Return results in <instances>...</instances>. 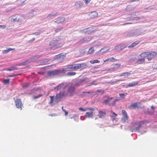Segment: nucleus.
<instances>
[{
    "instance_id": "1",
    "label": "nucleus",
    "mask_w": 157,
    "mask_h": 157,
    "mask_svg": "<svg viewBox=\"0 0 157 157\" xmlns=\"http://www.w3.org/2000/svg\"><path fill=\"white\" fill-rule=\"evenodd\" d=\"M60 39L58 37L54 38L49 43L50 48L56 49L61 47L63 44Z\"/></svg>"
},
{
    "instance_id": "2",
    "label": "nucleus",
    "mask_w": 157,
    "mask_h": 157,
    "mask_svg": "<svg viewBox=\"0 0 157 157\" xmlns=\"http://www.w3.org/2000/svg\"><path fill=\"white\" fill-rule=\"evenodd\" d=\"M86 65L84 63L75 64L67 65L66 67L63 69V72L71 70H75L81 68H83L86 67Z\"/></svg>"
},
{
    "instance_id": "3",
    "label": "nucleus",
    "mask_w": 157,
    "mask_h": 157,
    "mask_svg": "<svg viewBox=\"0 0 157 157\" xmlns=\"http://www.w3.org/2000/svg\"><path fill=\"white\" fill-rule=\"evenodd\" d=\"M157 53L155 52L151 51L143 52L140 55L141 57H147V59L151 60L156 56Z\"/></svg>"
},
{
    "instance_id": "4",
    "label": "nucleus",
    "mask_w": 157,
    "mask_h": 157,
    "mask_svg": "<svg viewBox=\"0 0 157 157\" xmlns=\"http://www.w3.org/2000/svg\"><path fill=\"white\" fill-rule=\"evenodd\" d=\"M25 18L22 15L17 14L13 15L11 19L12 22H17L21 24L24 23L25 21Z\"/></svg>"
},
{
    "instance_id": "5",
    "label": "nucleus",
    "mask_w": 157,
    "mask_h": 157,
    "mask_svg": "<svg viewBox=\"0 0 157 157\" xmlns=\"http://www.w3.org/2000/svg\"><path fill=\"white\" fill-rule=\"evenodd\" d=\"M121 113L123 117L121 118V120L124 123L126 121L128 120V117L125 110H122Z\"/></svg>"
},
{
    "instance_id": "6",
    "label": "nucleus",
    "mask_w": 157,
    "mask_h": 157,
    "mask_svg": "<svg viewBox=\"0 0 157 157\" xmlns=\"http://www.w3.org/2000/svg\"><path fill=\"white\" fill-rule=\"evenodd\" d=\"M15 103L16 107L18 109H22L23 104L20 98H17L15 101Z\"/></svg>"
},
{
    "instance_id": "7",
    "label": "nucleus",
    "mask_w": 157,
    "mask_h": 157,
    "mask_svg": "<svg viewBox=\"0 0 157 157\" xmlns=\"http://www.w3.org/2000/svg\"><path fill=\"white\" fill-rule=\"evenodd\" d=\"M106 110H98V116L101 118H104L105 117L106 115Z\"/></svg>"
},
{
    "instance_id": "8",
    "label": "nucleus",
    "mask_w": 157,
    "mask_h": 157,
    "mask_svg": "<svg viewBox=\"0 0 157 157\" xmlns=\"http://www.w3.org/2000/svg\"><path fill=\"white\" fill-rule=\"evenodd\" d=\"M67 86V85L66 83H63L58 85L55 88V90L64 89H65Z\"/></svg>"
},
{
    "instance_id": "9",
    "label": "nucleus",
    "mask_w": 157,
    "mask_h": 157,
    "mask_svg": "<svg viewBox=\"0 0 157 157\" xmlns=\"http://www.w3.org/2000/svg\"><path fill=\"white\" fill-rule=\"evenodd\" d=\"M61 71L59 70H55L49 71L48 72L47 74L48 76H54L55 75H59L61 73Z\"/></svg>"
},
{
    "instance_id": "10",
    "label": "nucleus",
    "mask_w": 157,
    "mask_h": 157,
    "mask_svg": "<svg viewBox=\"0 0 157 157\" xmlns=\"http://www.w3.org/2000/svg\"><path fill=\"white\" fill-rule=\"evenodd\" d=\"M94 31L93 29L91 27L88 28L81 30V33L87 34H90Z\"/></svg>"
},
{
    "instance_id": "11",
    "label": "nucleus",
    "mask_w": 157,
    "mask_h": 157,
    "mask_svg": "<svg viewBox=\"0 0 157 157\" xmlns=\"http://www.w3.org/2000/svg\"><path fill=\"white\" fill-rule=\"evenodd\" d=\"M89 16L91 19H94L98 17V13L95 11L91 12L89 14Z\"/></svg>"
},
{
    "instance_id": "12",
    "label": "nucleus",
    "mask_w": 157,
    "mask_h": 157,
    "mask_svg": "<svg viewBox=\"0 0 157 157\" xmlns=\"http://www.w3.org/2000/svg\"><path fill=\"white\" fill-rule=\"evenodd\" d=\"M148 122L146 120H144L140 121L138 123V127L136 128V130H139V129L141 127L142 125L145 123H148Z\"/></svg>"
},
{
    "instance_id": "13",
    "label": "nucleus",
    "mask_w": 157,
    "mask_h": 157,
    "mask_svg": "<svg viewBox=\"0 0 157 157\" xmlns=\"http://www.w3.org/2000/svg\"><path fill=\"white\" fill-rule=\"evenodd\" d=\"M93 111H91L90 112H86L85 115L86 117L87 118H92L93 117Z\"/></svg>"
},
{
    "instance_id": "14",
    "label": "nucleus",
    "mask_w": 157,
    "mask_h": 157,
    "mask_svg": "<svg viewBox=\"0 0 157 157\" xmlns=\"http://www.w3.org/2000/svg\"><path fill=\"white\" fill-rule=\"evenodd\" d=\"M79 110L82 111H85L86 110H90L94 111L95 110L94 108H90L88 107L86 108H82V107H80L79 108Z\"/></svg>"
},
{
    "instance_id": "15",
    "label": "nucleus",
    "mask_w": 157,
    "mask_h": 157,
    "mask_svg": "<svg viewBox=\"0 0 157 157\" xmlns=\"http://www.w3.org/2000/svg\"><path fill=\"white\" fill-rule=\"evenodd\" d=\"M85 81V79H80L78 81L75 83L74 85V86L76 87H78L79 86Z\"/></svg>"
},
{
    "instance_id": "16",
    "label": "nucleus",
    "mask_w": 157,
    "mask_h": 157,
    "mask_svg": "<svg viewBox=\"0 0 157 157\" xmlns=\"http://www.w3.org/2000/svg\"><path fill=\"white\" fill-rule=\"evenodd\" d=\"M65 96V94L64 93L60 92L59 94L56 95V97L57 100H59L61 98H62Z\"/></svg>"
},
{
    "instance_id": "17",
    "label": "nucleus",
    "mask_w": 157,
    "mask_h": 157,
    "mask_svg": "<svg viewBox=\"0 0 157 157\" xmlns=\"http://www.w3.org/2000/svg\"><path fill=\"white\" fill-rule=\"evenodd\" d=\"M75 90V87L74 86H71L67 90L68 93L71 94Z\"/></svg>"
},
{
    "instance_id": "18",
    "label": "nucleus",
    "mask_w": 157,
    "mask_h": 157,
    "mask_svg": "<svg viewBox=\"0 0 157 157\" xmlns=\"http://www.w3.org/2000/svg\"><path fill=\"white\" fill-rule=\"evenodd\" d=\"M142 57V59H138L136 62V64H139L143 63L145 61V57Z\"/></svg>"
},
{
    "instance_id": "19",
    "label": "nucleus",
    "mask_w": 157,
    "mask_h": 157,
    "mask_svg": "<svg viewBox=\"0 0 157 157\" xmlns=\"http://www.w3.org/2000/svg\"><path fill=\"white\" fill-rule=\"evenodd\" d=\"M128 107L129 109H135L136 108H138V104L136 102L134 103L131 104Z\"/></svg>"
},
{
    "instance_id": "20",
    "label": "nucleus",
    "mask_w": 157,
    "mask_h": 157,
    "mask_svg": "<svg viewBox=\"0 0 157 157\" xmlns=\"http://www.w3.org/2000/svg\"><path fill=\"white\" fill-rule=\"evenodd\" d=\"M113 98H109V96L107 97V99L104 100L103 103L105 105L109 104V101Z\"/></svg>"
},
{
    "instance_id": "21",
    "label": "nucleus",
    "mask_w": 157,
    "mask_h": 157,
    "mask_svg": "<svg viewBox=\"0 0 157 157\" xmlns=\"http://www.w3.org/2000/svg\"><path fill=\"white\" fill-rule=\"evenodd\" d=\"M139 81H136L132 83H130L128 84V87H132L136 86L139 83Z\"/></svg>"
},
{
    "instance_id": "22",
    "label": "nucleus",
    "mask_w": 157,
    "mask_h": 157,
    "mask_svg": "<svg viewBox=\"0 0 157 157\" xmlns=\"http://www.w3.org/2000/svg\"><path fill=\"white\" fill-rule=\"evenodd\" d=\"M111 113H112V114L110 115V116L112 119V120L114 121L115 120L117 116V114L112 111L111 112Z\"/></svg>"
},
{
    "instance_id": "23",
    "label": "nucleus",
    "mask_w": 157,
    "mask_h": 157,
    "mask_svg": "<svg viewBox=\"0 0 157 157\" xmlns=\"http://www.w3.org/2000/svg\"><path fill=\"white\" fill-rule=\"evenodd\" d=\"M15 50V48H8L7 49L3 50L2 51V53L3 54H6L7 53H8V52H9L10 51H12V50Z\"/></svg>"
},
{
    "instance_id": "24",
    "label": "nucleus",
    "mask_w": 157,
    "mask_h": 157,
    "mask_svg": "<svg viewBox=\"0 0 157 157\" xmlns=\"http://www.w3.org/2000/svg\"><path fill=\"white\" fill-rule=\"evenodd\" d=\"M131 74L130 73L128 72H126L122 73L120 75V76H124L125 78H126L128 77V76H129Z\"/></svg>"
},
{
    "instance_id": "25",
    "label": "nucleus",
    "mask_w": 157,
    "mask_h": 157,
    "mask_svg": "<svg viewBox=\"0 0 157 157\" xmlns=\"http://www.w3.org/2000/svg\"><path fill=\"white\" fill-rule=\"evenodd\" d=\"M138 41H136L133 42L131 45L128 46V48H132L134 47L139 43Z\"/></svg>"
},
{
    "instance_id": "26",
    "label": "nucleus",
    "mask_w": 157,
    "mask_h": 157,
    "mask_svg": "<svg viewBox=\"0 0 157 157\" xmlns=\"http://www.w3.org/2000/svg\"><path fill=\"white\" fill-rule=\"evenodd\" d=\"M76 74V73L74 71H70L68 72L67 75L68 76H71L75 75Z\"/></svg>"
},
{
    "instance_id": "27",
    "label": "nucleus",
    "mask_w": 157,
    "mask_h": 157,
    "mask_svg": "<svg viewBox=\"0 0 157 157\" xmlns=\"http://www.w3.org/2000/svg\"><path fill=\"white\" fill-rule=\"evenodd\" d=\"M94 48L93 47L90 48L88 51V54H91L94 53Z\"/></svg>"
},
{
    "instance_id": "28",
    "label": "nucleus",
    "mask_w": 157,
    "mask_h": 157,
    "mask_svg": "<svg viewBox=\"0 0 157 157\" xmlns=\"http://www.w3.org/2000/svg\"><path fill=\"white\" fill-rule=\"evenodd\" d=\"M83 38L85 43L91 40V37L89 36H86Z\"/></svg>"
},
{
    "instance_id": "29",
    "label": "nucleus",
    "mask_w": 157,
    "mask_h": 157,
    "mask_svg": "<svg viewBox=\"0 0 157 157\" xmlns=\"http://www.w3.org/2000/svg\"><path fill=\"white\" fill-rule=\"evenodd\" d=\"M97 92L100 94H102L104 93L105 90L103 89L98 90H97Z\"/></svg>"
},
{
    "instance_id": "30",
    "label": "nucleus",
    "mask_w": 157,
    "mask_h": 157,
    "mask_svg": "<svg viewBox=\"0 0 157 157\" xmlns=\"http://www.w3.org/2000/svg\"><path fill=\"white\" fill-rule=\"evenodd\" d=\"M119 46H120L119 47H120V50H121L123 49L124 48H125L126 47V46H127L125 44H119Z\"/></svg>"
},
{
    "instance_id": "31",
    "label": "nucleus",
    "mask_w": 157,
    "mask_h": 157,
    "mask_svg": "<svg viewBox=\"0 0 157 157\" xmlns=\"http://www.w3.org/2000/svg\"><path fill=\"white\" fill-rule=\"evenodd\" d=\"M134 32L133 31H132L131 32L128 33L127 34V36L128 37H130L134 36Z\"/></svg>"
},
{
    "instance_id": "32",
    "label": "nucleus",
    "mask_w": 157,
    "mask_h": 157,
    "mask_svg": "<svg viewBox=\"0 0 157 157\" xmlns=\"http://www.w3.org/2000/svg\"><path fill=\"white\" fill-rule=\"evenodd\" d=\"M90 62L92 64L99 63L100 61L97 59L92 60L90 61Z\"/></svg>"
},
{
    "instance_id": "33",
    "label": "nucleus",
    "mask_w": 157,
    "mask_h": 157,
    "mask_svg": "<svg viewBox=\"0 0 157 157\" xmlns=\"http://www.w3.org/2000/svg\"><path fill=\"white\" fill-rule=\"evenodd\" d=\"M29 85L30 84L29 83H25L24 84H23L22 85V86L23 88H25L28 87Z\"/></svg>"
},
{
    "instance_id": "34",
    "label": "nucleus",
    "mask_w": 157,
    "mask_h": 157,
    "mask_svg": "<svg viewBox=\"0 0 157 157\" xmlns=\"http://www.w3.org/2000/svg\"><path fill=\"white\" fill-rule=\"evenodd\" d=\"M57 21H59V22H61L64 21L65 20V18L64 17H62L60 18H58Z\"/></svg>"
},
{
    "instance_id": "35",
    "label": "nucleus",
    "mask_w": 157,
    "mask_h": 157,
    "mask_svg": "<svg viewBox=\"0 0 157 157\" xmlns=\"http://www.w3.org/2000/svg\"><path fill=\"white\" fill-rule=\"evenodd\" d=\"M96 82V81H94L93 82L89 83L88 85H87V86H90L92 85H96L97 84H95V83Z\"/></svg>"
},
{
    "instance_id": "36",
    "label": "nucleus",
    "mask_w": 157,
    "mask_h": 157,
    "mask_svg": "<svg viewBox=\"0 0 157 157\" xmlns=\"http://www.w3.org/2000/svg\"><path fill=\"white\" fill-rule=\"evenodd\" d=\"M127 94V93H121L119 94V96L120 97L123 98H124L125 96Z\"/></svg>"
},
{
    "instance_id": "37",
    "label": "nucleus",
    "mask_w": 157,
    "mask_h": 157,
    "mask_svg": "<svg viewBox=\"0 0 157 157\" xmlns=\"http://www.w3.org/2000/svg\"><path fill=\"white\" fill-rule=\"evenodd\" d=\"M109 61L111 62H114L115 61H117L118 60L116 59H115L113 57H112L110 58H109Z\"/></svg>"
},
{
    "instance_id": "38",
    "label": "nucleus",
    "mask_w": 157,
    "mask_h": 157,
    "mask_svg": "<svg viewBox=\"0 0 157 157\" xmlns=\"http://www.w3.org/2000/svg\"><path fill=\"white\" fill-rule=\"evenodd\" d=\"M78 43L80 44L85 43L84 38H83L80 41H79L78 42Z\"/></svg>"
},
{
    "instance_id": "39",
    "label": "nucleus",
    "mask_w": 157,
    "mask_h": 157,
    "mask_svg": "<svg viewBox=\"0 0 157 157\" xmlns=\"http://www.w3.org/2000/svg\"><path fill=\"white\" fill-rule=\"evenodd\" d=\"M119 44L116 45L114 48V49L117 51H120V49L119 47Z\"/></svg>"
},
{
    "instance_id": "40",
    "label": "nucleus",
    "mask_w": 157,
    "mask_h": 157,
    "mask_svg": "<svg viewBox=\"0 0 157 157\" xmlns=\"http://www.w3.org/2000/svg\"><path fill=\"white\" fill-rule=\"evenodd\" d=\"M10 82V79H4L3 81V82L5 84H6L7 83H8Z\"/></svg>"
},
{
    "instance_id": "41",
    "label": "nucleus",
    "mask_w": 157,
    "mask_h": 157,
    "mask_svg": "<svg viewBox=\"0 0 157 157\" xmlns=\"http://www.w3.org/2000/svg\"><path fill=\"white\" fill-rule=\"evenodd\" d=\"M42 96V95L41 94H39L38 95H37V96L34 97L33 99H36L38 98L41 97Z\"/></svg>"
},
{
    "instance_id": "42",
    "label": "nucleus",
    "mask_w": 157,
    "mask_h": 157,
    "mask_svg": "<svg viewBox=\"0 0 157 157\" xmlns=\"http://www.w3.org/2000/svg\"><path fill=\"white\" fill-rule=\"evenodd\" d=\"M63 29L61 27L60 28H56L55 31L56 32H59L60 30H61Z\"/></svg>"
},
{
    "instance_id": "43",
    "label": "nucleus",
    "mask_w": 157,
    "mask_h": 157,
    "mask_svg": "<svg viewBox=\"0 0 157 157\" xmlns=\"http://www.w3.org/2000/svg\"><path fill=\"white\" fill-rule=\"evenodd\" d=\"M117 101V100H115L114 101H113V102L110 105H115V104L116 103V102Z\"/></svg>"
},
{
    "instance_id": "44",
    "label": "nucleus",
    "mask_w": 157,
    "mask_h": 157,
    "mask_svg": "<svg viewBox=\"0 0 157 157\" xmlns=\"http://www.w3.org/2000/svg\"><path fill=\"white\" fill-rule=\"evenodd\" d=\"M55 14L52 15L51 14H49L48 16L47 17L49 18H51L52 17H53L54 16H55Z\"/></svg>"
},
{
    "instance_id": "45",
    "label": "nucleus",
    "mask_w": 157,
    "mask_h": 157,
    "mask_svg": "<svg viewBox=\"0 0 157 157\" xmlns=\"http://www.w3.org/2000/svg\"><path fill=\"white\" fill-rule=\"evenodd\" d=\"M50 98H51L50 102L52 103L53 101V96H50Z\"/></svg>"
},
{
    "instance_id": "46",
    "label": "nucleus",
    "mask_w": 157,
    "mask_h": 157,
    "mask_svg": "<svg viewBox=\"0 0 157 157\" xmlns=\"http://www.w3.org/2000/svg\"><path fill=\"white\" fill-rule=\"evenodd\" d=\"M27 0H18V1L20 2L21 3H23Z\"/></svg>"
},
{
    "instance_id": "47",
    "label": "nucleus",
    "mask_w": 157,
    "mask_h": 157,
    "mask_svg": "<svg viewBox=\"0 0 157 157\" xmlns=\"http://www.w3.org/2000/svg\"><path fill=\"white\" fill-rule=\"evenodd\" d=\"M90 0H85L84 2L86 4H87L90 2Z\"/></svg>"
},
{
    "instance_id": "48",
    "label": "nucleus",
    "mask_w": 157,
    "mask_h": 157,
    "mask_svg": "<svg viewBox=\"0 0 157 157\" xmlns=\"http://www.w3.org/2000/svg\"><path fill=\"white\" fill-rule=\"evenodd\" d=\"M63 111H64L65 113V116H67L68 114V112H67L65 109H63Z\"/></svg>"
},
{
    "instance_id": "49",
    "label": "nucleus",
    "mask_w": 157,
    "mask_h": 157,
    "mask_svg": "<svg viewBox=\"0 0 157 157\" xmlns=\"http://www.w3.org/2000/svg\"><path fill=\"white\" fill-rule=\"evenodd\" d=\"M121 65V64L120 63L119 64H115V66H117V67L119 68L120 67Z\"/></svg>"
},
{
    "instance_id": "50",
    "label": "nucleus",
    "mask_w": 157,
    "mask_h": 157,
    "mask_svg": "<svg viewBox=\"0 0 157 157\" xmlns=\"http://www.w3.org/2000/svg\"><path fill=\"white\" fill-rule=\"evenodd\" d=\"M10 69L11 70V71H13L14 70H17V68L14 67H12Z\"/></svg>"
},
{
    "instance_id": "51",
    "label": "nucleus",
    "mask_w": 157,
    "mask_h": 157,
    "mask_svg": "<svg viewBox=\"0 0 157 157\" xmlns=\"http://www.w3.org/2000/svg\"><path fill=\"white\" fill-rule=\"evenodd\" d=\"M6 26L5 25H0V28H2L3 29L6 28Z\"/></svg>"
},
{
    "instance_id": "52",
    "label": "nucleus",
    "mask_w": 157,
    "mask_h": 157,
    "mask_svg": "<svg viewBox=\"0 0 157 157\" xmlns=\"http://www.w3.org/2000/svg\"><path fill=\"white\" fill-rule=\"evenodd\" d=\"M35 40V39L34 38H33L31 40L29 41V42H32L34 40Z\"/></svg>"
},
{
    "instance_id": "53",
    "label": "nucleus",
    "mask_w": 157,
    "mask_h": 157,
    "mask_svg": "<svg viewBox=\"0 0 157 157\" xmlns=\"http://www.w3.org/2000/svg\"><path fill=\"white\" fill-rule=\"evenodd\" d=\"M140 0H131L130 2H135V1H139Z\"/></svg>"
},
{
    "instance_id": "54",
    "label": "nucleus",
    "mask_w": 157,
    "mask_h": 157,
    "mask_svg": "<svg viewBox=\"0 0 157 157\" xmlns=\"http://www.w3.org/2000/svg\"><path fill=\"white\" fill-rule=\"evenodd\" d=\"M151 108L152 109H155V107L153 106H151Z\"/></svg>"
},
{
    "instance_id": "55",
    "label": "nucleus",
    "mask_w": 157,
    "mask_h": 157,
    "mask_svg": "<svg viewBox=\"0 0 157 157\" xmlns=\"http://www.w3.org/2000/svg\"><path fill=\"white\" fill-rule=\"evenodd\" d=\"M132 23H125V24H123L124 25H127V24H131Z\"/></svg>"
},
{
    "instance_id": "56",
    "label": "nucleus",
    "mask_w": 157,
    "mask_h": 157,
    "mask_svg": "<svg viewBox=\"0 0 157 157\" xmlns=\"http://www.w3.org/2000/svg\"><path fill=\"white\" fill-rule=\"evenodd\" d=\"M109 61V58L106 59V60H104V62H105L106 61Z\"/></svg>"
},
{
    "instance_id": "57",
    "label": "nucleus",
    "mask_w": 157,
    "mask_h": 157,
    "mask_svg": "<svg viewBox=\"0 0 157 157\" xmlns=\"http://www.w3.org/2000/svg\"><path fill=\"white\" fill-rule=\"evenodd\" d=\"M49 61L47 59H45L44 60V62H48Z\"/></svg>"
},
{
    "instance_id": "58",
    "label": "nucleus",
    "mask_w": 157,
    "mask_h": 157,
    "mask_svg": "<svg viewBox=\"0 0 157 157\" xmlns=\"http://www.w3.org/2000/svg\"><path fill=\"white\" fill-rule=\"evenodd\" d=\"M109 49H107L106 50V51H104V52H103V53L105 52H107V51H108V50Z\"/></svg>"
},
{
    "instance_id": "59",
    "label": "nucleus",
    "mask_w": 157,
    "mask_h": 157,
    "mask_svg": "<svg viewBox=\"0 0 157 157\" xmlns=\"http://www.w3.org/2000/svg\"><path fill=\"white\" fill-rule=\"evenodd\" d=\"M7 71H11V70L10 69H7Z\"/></svg>"
},
{
    "instance_id": "60",
    "label": "nucleus",
    "mask_w": 157,
    "mask_h": 157,
    "mask_svg": "<svg viewBox=\"0 0 157 157\" xmlns=\"http://www.w3.org/2000/svg\"><path fill=\"white\" fill-rule=\"evenodd\" d=\"M84 93H86L90 94V92H84Z\"/></svg>"
},
{
    "instance_id": "61",
    "label": "nucleus",
    "mask_w": 157,
    "mask_h": 157,
    "mask_svg": "<svg viewBox=\"0 0 157 157\" xmlns=\"http://www.w3.org/2000/svg\"><path fill=\"white\" fill-rule=\"evenodd\" d=\"M37 58H38L40 57V56H36Z\"/></svg>"
},
{
    "instance_id": "62",
    "label": "nucleus",
    "mask_w": 157,
    "mask_h": 157,
    "mask_svg": "<svg viewBox=\"0 0 157 157\" xmlns=\"http://www.w3.org/2000/svg\"><path fill=\"white\" fill-rule=\"evenodd\" d=\"M136 18H137V19H136L137 20H138V19H139V18L138 17H136Z\"/></svg>"
},
{
    "instance_id": "63",
    "label": "nucleus",
    "mask_w": 157,
    "mask_h": 157,
    "mask_svg": "<svg viewBox=\"0 0 157 157\" xmlns=\"http://www.w3.org/2000/svg\"><path fill=\"white\" fill-rule=\"evenodd\" d=\"M62 108L63 110V109H63V107H62Z\"/></svg>"
},
{
    "instance_id": "64",
    "label": "nucleus",
    "mask_w": 157,
    "mask_h": 157,
    "mask_svg": "<svg viewBox=\"0 0 157 157\" xmlns=\"http://www.w3.org/2000/svg\"><path fill=\"white\" fill-rule=\"evenodd\" d=\"M103 48H102V49H101V50H103Z\"/></svg>"
}]
</instances>
